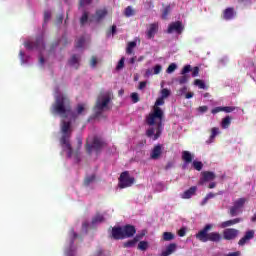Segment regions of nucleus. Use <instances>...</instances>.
<instances>
[{
  "label": "nucleus",
  "instance_id": "f257e3e1",
  "mask_svg": "<svg viewBox=\"0 0 256 256\" xmlns=\"http://www.w3.org/2000/svg\"><path fill=\"white\" fill-rule=\"evenodd\" d=\"M161 105H165V98L159 97L155 102L153 112L146 117L147 125H149L150 127H153V125H157L154 139H158L159 137H161V133H163L164 113L163 110L160 108Z\"/></svg>",
  "mask_w": 256,
  "mask_h": 256
},
{
  "label": "nucleus",
  "instance_id": "f03ea898",
  "mask_svg": "<svg viewBox=\"0 0 256 256\" xmlns=\"http://www.w3.org/2000/svg\"><path fill=\"white\" fill-rule=\"evenodd\" d=\"M61 133L62 136L60 138V144L63 148V151H67V158L71 159L74 157L76 163L81 161V157L79 156V151L73 152V147L71 146V134L73 133V129H71V121H61Z\"/></svg>",
  "mask_w": 256,
  "mask_h": 256
},
{
  "label": "nucleus",
  "instance_id": "7ed1b4c3",
  "mask_svg": "<svg viewBox=\"0 0 256 256\" xmlns=\"http://www.w3.org/2000/svg\"><path fill=\"white\" fill-rule=\"evenodd\" d=\"M52 115H59L63 119L73 117V108H71V100L65 94H59L55 97V102L50 109Z\"/></svg>",
  "mask_w": 256,
  "mask_h": 256
},
{
  "label": "nucleus",
  "instance_id": "20e7f679",
  "mask_svg": "<svg viewBox=\"0 0 256 256\" xmlns=\"http://www.w3.org/2000/svg\"><path fill=\"white\" fill-rule=\"evenodd\" d=\"M213 229V224H206L202 230H200L196 235V239L201 241V243H207L211 241L212 243H221L223 241V236L219 232H210Z\"/></svg>",
  "mask_w": 256,
  "mask_h": 256
},
{
  "label": "nucleus",
  "instance_id": "39448f33",
  "mask_svg": "<svg viewBox=\"0 0 256 256\" xmlns=\"http://www.w3.org/2000/svg\"><path fill=\"white\" fill-rule=\"evenodd\" d=\"M85 147L88 155H91L93 151H95V153H101L103 147H105V142L98 136H94L91 142L87 141Z\"/></svg>",
  "mask_w": 256,
  "mask_h": 256
},
{
  "label": "nucleus",
  "instance_id": "423d86ee",
  "mask_svg": "<svg viewBox=\"0 0 256 256\" xmlns=\"http://www.w3.org/2000/svg\"><path fill=\"white\" fill-rule=\"evenodd\" d=\"M109 103H111L110 94L99 96L94 107L95 116L99 117L103 113V110L108 108Z\"/></svg>",
  "mask_w": 256,
  "mask_h": 256
},
{
  "label": "nucleus",
  "instance_id": "0eeeda50",
  "mask_svg": "<svg viewBox=\"0 0 256 256\" xmlns=\"http://www.w3.org/2000/svg\"><path fill=\"white\" fill-rule=\"evenodd\" d=\"M133 183H135V177H131L129 171H124L120 174L118 183L120 189H127V187H131Z\"/></svg>",
  "mask_w": 256,
  "mask_h": 256
},
{
  "label": "nucleus",
  "instance_id": "6e6552de",
  "mask_svg": "<svg viewBox=\"0 0 256 256\" xmlns=\"http://www.w3.org/2000/svg\"><path fill=\"white\" fill-rule=\"evenodd\" d=\"M185 30V26H183V22L175 21L168 25L167 33L171 35L172 33H176V35H181Z\"/></svg>",
  "mask_w": 256,
  "mask_h": 256
},
{
  "label": "nucleus",
  "instance_id": "1a4fd4ad",
  "mask_svg": "<svg viewBox=\"0 0 256 256\" xmlns=\"http://www.w3.org/2000/svg\"><path fill=\"white\" fill-rule=\"evenodd\" d=\"M239 236V230L234 228H226L223 231V239L226 241H233V239H237Z\"/></svg>",
  "mask_w": 256,
  "mask_h": 256
},
{
  "label": "nucleus",
  "instance_id": "9d476101",
  "mask_svg": "<svg viewBox=\"0 0 256 256\" xmlns=\"http://www.w3.org/2000/svg\"><path fill=\"white\" fill-rule=\"evenodd\" d=\"M122 231H123L124 239H131V237H134L135 233H137V229L135 228V226L131 224H127L123 226Z\"/></svg>",
  "mask_w": 256,
  "mask_h": 256
},
{
  "label": "nucleus",
  "instance_id": "9b49d317",
  "mask_svg": "<svg viewBox=\"0 0 256 256\" xmlns=\"http://www.w3.org/2000/svg\"><path fill=\"white\" fill-rule=\"evenodd\" d=\"M201 175L202 177L199 180V185H205V183H209V181H215V178L217 177L211 171H204L201 173Z\"/></svg>",
  "mask_w": 256,
  "mask_h": 256
},
{
  "label": "nucleus",
  "instance_id": "f8f14e48",
  "mask_svg": "<svg viewBox=\"0 0 256 256\" xmlns=\"http://www.w3.org/2000/svg\"><path fill=\"white\" fill-rule=\"evenodd\" d=\"M192 71L191 65H185L183 69L181 70V77L178 79V82L180 85H185L187 81H189V75L187 73H190Z\"/></svg>",
  "mask_w": 256,
  "mask_h": 256
},
{
  "label": "nucleus",
  "instance_id": "ddd939ff",
  "mask_svg": "<svg viewBox=\"0 0 256 256\" xmlns=\"http://www.w3.org/2000/svg\"><path fill=\"white\" fill-rule=\"evenodd\" d=\"M163 154V145L162 144H157L154 146L150 153V158L154 159L155 161L157 159L161 158V155Z\"/></svg>",
  "mask_w": 256,
  "mask_h": 256
},
{
  "label": "nucleus",
  "instance_id": "4468645a",
  "mask_svg": "<svg viewBox=\"0 0 256 256\" xmlns=\"http://www.w3.org/2000/svg\"><path fill=\"white\" fill-rule=\"evenodd\" d=\"M255 237V230L246 231L245 235L238 241V245L243 247L246 243H249L251 239Z\"/></svg>",
  "mask_w": 256,
  "mask_h": 256
},
{
  "label": "nucleus",
  "instance_id": "2eb2a0df",
  "mask_svg": "<svg viewBox=\"0 0 256 256\" xmlns=\"http://www.w3.org/2000/svg\"><path fill=\"white\" fill-rule=\"evenodd\" d=\"M158 31H159V25L157 23L150 24L146 32L147 39H154Z\"/></svg>",
  "mask_w": 256,
  "mask_h": 256
},
{
  "label": "nucleus",
  "instance_id": "dca6fc26",
  "mask_svg": "<svg viewBox=\"0 0 256 256\" xmlns=\"http://www.w3.org/2000/svg\"><path fill=\"white\" fill-rule=\"evenodd\" d=\"M236 14L237 13L235 12V8L229 7L223 11L222 17L225 19V21H231V19H235Z\"/></svg>",
  "mask_w": 256,
  "mask_h": 256
},
{
  "label": "nucleus",
  "instance_id": "f3484780",
  "mask_svg": "<svg viewBox=\"0 0 256 256\" xmlns=\"http://www.w3.org/2000/svg\"><path fill=\"white\" fill-rule=\"evenodd\" d=\"M112 238H114L116 241L125 239L124 234H123V227H121V226L113 227L112 228Z\"/></svg>",
  "mask_w": 256,
  "mask_h": 256
},
{
  "label": "nucleus",
  "instance_id": "a211bd4d",
  "mask_svg": "<svg viewBox=\"0 0 256 256\" xmlns=\"http://www.w3.org/2000/svg\"><path fill=\"white\" fill-rule=\"evenodd\" d=\"M177 251V244L176 243H171L168 246H166V249L162 251L161 256H169L173 255Z\"/></svg>",
  "mask_w": 256,
  "mask_h": 256
},
{
  "label": "nucleus",
  "instance_id": "6ab92c4d",
  "mask_svg": "<svg viewBox=\"0 0 256 256\" xmlns=\"http://www.w3.org/2000/svg\"><path fill=\"white\" fill-rule=\"evenodd\" d=\"M197 193V186H192L181 194L182 199H191Z\"/></svg>",
  "mask_w": 256,
  "mask_h": 256
},
{
  "label": "nucleus",
  "instance_id": "aec40b11",
  "mask_svg": "<svg viewBox=\"0 0 256 256\" xmlns=\"http://www.w3.org/2000/svg\"><path fill=\"white\" fill-rule=\"evenodd\" d=\"M79 61H81V56L74 54L69 59L68 63L70 65V67H75V69H79Z\"/></svg>",
  "mask_w": 256,
  "mask_h": 256
},
{
  "label": "nucleus",
  "instance_id": "412c9836",
  "mask_svg": "<svg viewBox=\"0 0 256 256\" xmlns=\"http://www.w3.org/2000/svg\"><path fill=\"white\" fill-rule=\"evenodd\" d=\"M242 221H243V219H241V218H235V219H232V220H227V221L222 222L221 228L225 229L227 227L237 225V223H241Z\"/></svg>",
  "mask_w": 256,
  "mask_h": 256
},
{
  "label": "nucleus",
  "instance_id": "4be33fe9",
  "mask_svg": "<svg viewBox=\"0 0 256 256\" xmlns=\"http://www.w3.org/2000/svg\"><path fill=\"white\" fill-rule=\"evenodd\" d=\"M34 49H39L40 51H44L45 42L43 41V35L36 38V41L33 44Z\"/></svg>",
  "mask_w": 256,
  "mask_h": 256
},
{
  "label": "nucleus",
  "instance_id": "5701e85b",
  "mask_svg": "<svg viewBox=\"0 0 256 256\" xmlns=\"http://www.w3.org/2000/svg\"><path fill=\"white\" fill-rule=\"evenodd\" d=\"M182 159L187 164L192 163L193 162V155L189 151H183L182 152Z\"/></svg>",
  "mask_w": 256,
  "mask_h": 256
},
{
  "label": "nucleus",
  "instance_id": "b1692460",
  "mask_svg": "<svg viewBox=\"0 0 256 256\" xmlns=\"http://www.w3.org/2000/svg\"><path fill=\"white\" fill-rule=\"evenodd\" d=\"M232 119L233 118H231V116H226L225 118H223L221 122L222 129H229V127L231 126Z\"/></svg>",
  "mask_w": 256,
  "mask_h": 256
},
{
  "label": "nucleus",
  "instance_id": "393cba45",
  "mask_svg": "<svg viewBox=\"0 0 256 256\" xmlns=\"http://www.w3.org/2000/svg\"><path fill=\"white\" fill-rule=\"evenodd\" d=\"M104 17H107V10L105 8L96 11L97 21H101V19H104Z\"/></svg>",
  "mask_w": 256,
  "mask_h": 256
},
{
  "label": "nucleus",
  "instance_id": "a878e982",
  "mask_svg": "<svg viewBox=\"0 0 256 256\" xmlns=\"http://www.w3.org/2000/svg\"><path fill=\"white\" fill-rule=\"evenodd\" d=\"M245 203H247V199L245 198H239L236 201H234V206L238 209H243V207L245 206Z\"/></svg>",
  "mask_w": 256,
  "mask_h": 256
},
{
  "label": "nucleus",
  "instance_id": "bb28decb",
  "mask_svg": "<svg viewBox=\"0 0 256 256\" xmlns=\"http://www.w3.org/2000/svg\"><path fill=\"white\" fill-rule=\"evenodd\" d=\"M217 135H219V128L213 127L211 129V135L209 140H207V143H213V140L215 139V137H217Z\"/></svg>",
  "mask_w": 256,
  "mask_h": 256
},
{
  "label": "nucleus",
  "instance_id": "cd10ccee",
  "mask_svg": "<svg viewBox=\"0 0 256 256\" xmlns=\"http://www.w3.org/2000/svg\"><path fill=\"white\" fill-rule=\"evenodd\" d=\"M105 221V217L101 214H96L92 219V225H97V223H103Z\"/></svg>",
  "mask_w": 256,
  "mask_h": 256
},
{
  "label": "nucleus",
  "instance_id": "c85d7f7f",
  "mask_svg": "<svg viewBox=\"0 0 256 256\" xmlns=\"http://www.w3.org/2000/svg\"><path fill=\"white\" fill-rule=\"evenodd\" d=\"M135 47H137V42L135 41L129 42L126 48L127 55H132L133 49H135Z\"/></svg>",
  "mask_w": 256,
  "mask_h": 256
},
{
  "label": "nucleus",
  "instance_id": "c756f323",
  "mask_svg": "<svg viewBox=\"0 0 256 256\" xmlns=\"http://www.w3.org/2000/svg\"><path fill=\"white\" fill-rule=\"evenodd\" d=\"M162 239L163 241H173V239H175V234L172 232H164Z\"/></svg>",
  "mask_w": 256,
  "mask_h": 256
},
{
  "label": "nucleus",
  "instance_id": "7c9ffc66",
  "mask_svg": "<svg viewBox=\"0 0 256 256\" xmlns=\"http://www.w3.org/2000/svg\"><path fill=\"white\" fill-rule=\"evenodd\" d=\"M135 245H137V240L135 238L128 240L126 242L123 243V247H125L126 249H129L131 247H135Z\"/></svg>",
  "mask_w": 256,
  "mask_h": 256
},
{
  "label": "nucleus",
  "instance_id": "2f4dec72",
  "mask_svg": "<svg viewBox=\"0 0 256 256\" xmlns=\"http://www.w3.org/2000/svg\"><path fill=\"white\" fill-rule=\"evenodd\" d=\"M138 249H139V251H147V249H149V242L140 241L138 243Z\"/></svg>",
  "mask_w": 256,
  "mask_h": 256
},
{
  "label": "nucleus",
  "instance_id": "473e14b6",
  "mask_svg": "<svg viewBox=\"0 0 256 256\" xmlns=\"http://www.w3.org/2000/svg\"><path fill=\"white\" fill-rule=\"evenodd\" d=\"M240 210H241L240 208H237V206H234V205L230 207V211H229L230 217H237V215H239Z\"/></svg>",
  "mask_w": 256,
  "mask_h": 256
},
{
  "label": "nucleus",
  "instance_id": "72a5a7b5",
  "mask_svg": "<svg viewBox=\"0 0 256 256\" xmlns=\"http://www.w3.org/2000/svg\"><path fill=\"white\" fill-rule=\"evenodd\" d=\"M87 21H89V12L84 11L83 15L80 18V25L83 27V25H85Z\"/></svg>",
  "mask_w": 256,
  "mask_h": 256
},
{
  "label": "nucleus",
  "instance_id": "f704fd0d",
  "mask_svg": "<svg viewBox=\"0 0 256 256\" xmlns=\"http://www.w3.org/2000/svg\"><path fill=\"white\" fill-rule=\"evenodd\" d=\"M19 58L21 60V64L22 65H25V63H28L29 62V57L28 56H25V52H23V50H20L19 52Z\"/></svg>",
  "mask_w": 256,
  "mask_h": 256
},
{
  "label": "nucleus",
  "instance_id": "c9c22d12",
  "mask_svg": "<svg viewBox=\"0 0 256 256\" xmlns=\"http://www.w3.org/2000/svg\"><path fill=\"white\" fill-rule=\"evenodd\" d=\"M124 15L125 17H133V15H135V11L133 8H131V6H128L125 8Z\"/></svg>",
  "mask_w": 256,
  "mask_h": 256
},
{
  "label": "nucleus",
  "instance_id": "e433bc0d",
  "mask_svg": "<svg viewBox=\"0 0 256 256\" xmlns=\"http://www.w3.org/2000/svg\"><path fill=\"white\" fill-rule=\"evenodd\" d=\"M95 181V175L87 176L84 180L85 187H89L90 183H93Z\"/></svg>",
  "mask_w": 256,
  "mask_h": 256
},
{
  "label": "nucleus",
  "instance_id": "4c0bfd02",
  "mask_svg": "<svg viewBox=\"0 0 256 256\" xmlns=\"http://www.w3.org/2000/svg\"><path fill=\"white\" fill-rule=\"evenodd\" d=\"M85 45V37L82 36L76 41V49H81Z\"/></svg>",
  "mask_w": 256,
  "mask_h": 256
},
{
  "label": "nucleus",
  "instance_id": "58836bf2",
  "mask_svg": "<svg viewBox=\"0 0 256 256\" xmlns=\"http://www.w3.org/2000/svg\"><path fill=\"white\" fill-rule=\"evenodd\" d=\"M169 13H171V6H166L162 12V19H167V17H169Z\"/></svg>",
  "mask_w": 256,
  "mask_h": 256
},
{
  "label": "nucleus",
  "instance_id": "ea45409f",
  "mask_svg": "<svg viewBox=\"0 0 256 256\" xmlns=\"http://www.w3.org/2000/svg\"><path fill=\"white\" fill-rule=\"evenodd\" d=\"M177 70V64L171 63L168 68L166 69V73L171 74Z\"/></svg>",
  "mask_w": 256,
  "mask_h": 256
},
{
  "label": "nucleus",
  "instance_id": "a19ab883",
  "mask_svg": "<svg viewBox=\"0 0 256 256\" xmlns=\"http://www.w3.org/2000/svg\"><path fill=\"white\" fill-rule=\"evenodd\" d=\"M192 165L196 171H201V169H203V162L201 161H194Z\"/></svg>",
  "mask_w": 256,
  "mask_h": 256
},
{
  "label": "nucleus",
  "instance_id": "79ce46f5",
  "mask_svg": "<svg viewBox=\"0 0 256 256\" xmlns=\"http://www.w3.org/2000/svg\"><path fill=\"white\" fill-rule=\"evenodd\" d=\"M194 85H196V87H199V89H205V82H203V80L201 79H196L194 81Z\"/></svg>",
  "mask_w": 256,
  "mask_h": 256
},
{
  "label": "nucleus",
  "instance_id": "37998d69",
  "mask_svg": "<svg viewBox=\"0 0 256 256\" xmlns=\"http://www.w3.org/2000/svg\"><path fill=\"white\" fill-rule=\"evenodd\" d=\"M171 95V90L167 89V88H163L161 90V97L164 99H167V97H169Z\"/></svg>",
  "mask_w": 256,
  "mask_h": 256
},
{
  "label": "nucleus",
  "instance_id": "c03bdc74",
  "mask_svg": "<svg viewBox=\"0 0 256 256\" xmlns=\"http://www.w3.org/2000/svg\"><path fill=\"white\" fill-rule=\"evenodd\" d=\"M146 234H147V231L142 230L141 233L136 234L134 239L137 241V243H139V241H141V239H143V237H145Z\"/></svg>",
  "mask_w": 256,
  "mask_h": 256
},
{
  "label": "nucleus",
  "instance_id": "a18cd8bd",
  "mask_svg": "<svg viewBox=\"0 0 256 256\" xmlns=\"http://www.w3.org/2000/svg\"><path fill=\"white\" fill-rule=\"evenodd\" d=\"M146 135H147V137H153V135H154L153 140H154V141H157V139H155V135H157V133H155V128H150V129H148V130L146 131Z\"/></svg>",
  "mask_w": 256,
  "mask_h": 256
},
{
  "label": "nucleus",
  "instance_id": "49530a36",
  "mask_svg": "<svg viewBox=\"0 0 256 256\" xmlns=\"http://www.w3.org/2000/svg\"><path fill=\"white\" fill-rule=\"evenodd\" d=\"M50 20H51V11L49 10L44 11V24L49 23Z\"/></svg>",
  "mask_w": 256,
  "mask_h": 256
},
{
  "label": "nucleus",
  "instance_id": "de8ad7c7",
  "mask_svg": "<svg viewBox=\"0 0 256 256\" xmlns=\"http://www.w3.org/2000/svg\"><path fill=\"white\" fill-rule=\"evenodd\" d=\"M235 106H224L222 107V111H224V113H233V111H235Z\"/></svg>",
  "mask_w": 256,
  "mask_h": 256
},
{
  "label": "nucleus",
  "instance_id": "09e8293b",
  "mask_svg": "<svg viewBox=\"0 0 256 256\" xmlns=\"http://www.w3.org/2000/svg\"><path fill=\"white\" fill-rule=\"evenodd\" d=\"M123 67H125V57H122L119 62L118 65L116 66L117 71H120V69H123Z\"/></svg>",
  "mask_w": 256,
  "mask_h": 256
},
{
  "label": "nucleus",
  "instance_id": "8fccbe9b",
  "mask_svg": "<svg viewBox=\"0 0 256 256\" xmlns=\"http://www.w3.org/2000/svg\"><path fill=\"white\" fill-rule=\"evenodd\" d=\"M76 111H77V115H82L83 114V111H85V105L83 104H78L77 108H76Z\"/></svg>",
  "mask_w": 256,
  "mask_h": 256
},
{
  "label": "nucleus",
  "instance_id": "3c124183",
  "mask_svg": "<svg viewBox=\"0 0 256 256\" xmlns=\"http://www.w3.org/2000/svg\"><path fill=\"white\" fill-rule=\"evenodd\" d=\"M132 103H139V94L136 92H133L131 94Z\"/></svg>",
  "mask_w": 256,
  "mask_h": 256
},
{
  "label": "nucleus",
  "instance_id": "603ef678",
  "mask_svg": "<svg viewBox=\"0 0 256 256\" xmlns=\"http://www.w3.org/2000/svg\"><path fill=\"white\" fill-rule=\"evenodd\" d=\"M154 75H159V73H161V71H163V66L157 64L156 66H154Z\"/></svg>",
  "mask_w": 256,
  "mask_h": 256
},
{
  "label": "nucleus",
  "instance_id": "864d4df0",
  "mask_svg": "<svg viewBox=\"0 0 256 256\" xmlns=\"http://www.w3.org/2000/svg\"><path fill=\"white\" fill-rule=\"evenodd\" d=\"M187 93V86H184L182 88H180L178 91H177V95L179 96H183Z\"/></svg>",
  "mask_w": 256,
  "mask_h": 256
},
{
  "label": "nucleus",
  "instance_id": "5fc2aeb1",
  "mask_svg": "<svg viewBox=\"0 0 256 256\" xmlns=\"http://www.w3.org/2000/svg\"><path fill=\"white\" fill-rule=\"evenodd\" d=\"M93 0H80V7H85L86 5H91Z\"/></svg>",
  "mask_w": 256,
  "mask_h": 256
},
{
  "label": "nucleus",
  "instance_id": "6e6d98bb",
  "mask_svg": "<svg viewBox=\"0 0 256 256\" xmlns=\"http://www.w3.org/2000/svg\"><path fill=\"white\" fill-rule=\"evenodd\" d=\"M221 111H223V107L219 106V107L212 109L211 113L213 115H217V113H221Z\"/></svg>",
  "mask_w": 256,
  "mask_h": 256
},
{
  "label": "nucleus",
  "instance_id": "4d7b16f0",
  "mask_svg": "<svg viewBox=\"0 0 256 256\" xmlns=\"http://www.w3.org/2000/svg\"><path fill=\"white\" fill-rule=\"evenodd\" d=\"M192 77H199V67L198 66L193 68Z\"/></svg>",
  "mask_w": 256,
  "mask_h": 256
},
{
  "label": "nucleus",
  "instance_id": "13d9d810",
  "mask_svg": "<svg viewBox=\"0 0 256 256\" xmlns=\"http://www.w3.org/2000/svg\"><path fill=\"white\" fill-rule=\"evenodd\" d=\"M63 19H64L63 14H59V15L56 17V23H57L58 25H61V23H63Z\"/></svg>",
  "mask_w": 256,
  "mask_h": 256
},
{
  "label": "nucleus",
  "instance_id": "bf43d9fd",
  "mask_svg": "<svg viewBox=\"0 0 256 256\" xmlns=\"http://www.w3.org/2000/svg\"><path fill=\"white\" fill-rule=\"evenodd\" d=\"M24 46L27 49L31 50V49H33V42L32 41H26V42H24Z\"/></svg>",
  "mask_w": 256,
  "mask_h": 256
},
{
  "label": "nucleus",
  "instance_id": "052dcab7",
  "mask_svg": "<svg viewBox=\"0 0 256 256\" xmlns=\"http://www.w3.org/2000/svg\"><path fill=\"white\" fill-rule=\"evenodd\" d=\"M91 67H97V57L93 56L90 62Z\"/></svg>",
  "mask_w": 256,
  "mask_h": 256
},
{
  "label": "nucleus",
  "instance_id": "680f3d73",
  "mask_svg": "<svg viewBox=\"0 0 256 256\" xmlns=\"http://www.w3.org/2000/svg\"><path fill=\"white\" fill-rule=\"evenodd\" d=\"M145 87H147V82L142 81L139 83L138 89H140V91H143V89H145Z\"/></svg>",
  "mask_w": 256,
  "mask_h": 256
},
{
  "label": "nucleus",
  "instance_id": "e2e57ef3",
  "mask_svg": "<svg viewBox=\"0 0 256 256\" xmlns=\"http://www.w3.org/2000/svg\"><path fill=\"white\" fill-rule=\"evenodd\" d=\"M208 109H209V107H207V106H200V107L198 108V111H199L200 113H207Z\"/></svg>",
  "mask_w": 256,
  "mask_h": 256
},
{
  "label": "nucleus",
  "instance_id": "0e129e2a",
  "mask_svg": "<svg viewBox=\"0 0 256 256\" xmlns=\"http://www.w3.org/2000/svg\"><path fill=\"white\" fill-rule=\"evenodd\" d=\"M185 233H186L185 228H181V229L178 231L179 237H185Z\"/></svg>",
  "mask_w": 256,
  "mask_h": 256
},
{
  "label": "nucleus",
  "instance_id": "69168bd1",
  "mask_svg": "<svg viewBox=\"0 0 256 256\" xmlns=\"http://www.w3.org/2000/svg\"><path fill=\"white\" fill-rule=\"evenodd\" d=\"M195 94L193 92H188L185 94V99H192V97L194 96Z\"/></svg>",
  "mask_w": 256,
  "mask_h": 256
},
{
  "label": "nucleus",
  "instance_id": "338daca9",
  "mask_svg": "<svg viewBox=\"0 0 256 256\" xmlns=\"http://www.w3.org/2000/svg\"><path fill=\"white\" fill-rule=\"evenodd\" d=\"M173 167V162H168L165 166L166 171H168V169H171Z\"/></svg>",
  "mask_w": 256,
  "mask_h": 256
},
{
  "label": "nucleus",
  "instance_id": "774afa93",
  "mask_svg": "<svg viewBox=\"0 0 256 256\" xmlns=\"http://www.w3.org/2000/svg\"><path fill=\"white\" fill-rule=\"evenodd\" d=\"M241 252H232L230 254H228L227 256H240Z\"/></svg>",
  "mask_w": 256,
  "mask_h": 256
}]
</instances>
